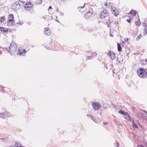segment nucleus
<instances>
[{"instance_id": "obj_1", "label": "nucleus", "mask_w": 147, "mask_h": 147, "mask_svg": "<svg viewBox=\"0 0 147 147\" xmlns=\"http://www.w3.org/2000/svg\"><path fill=\"white\" fill-rule=\"evenodd\" d=\"M17 47L16 44L14 42H12L7 50L11 55H13L16 53Z\"/></svg>"}, {"instance_id": "obj_2", "label": "nucleus", "mask_w": 147, "mask_h": 147, "mask_svg": "<svg viewBox=\"0 0 147 147\" xmlns=\"http://www.w3.org/2000/svg\"><path fill=\"white\" fill-rule=\"evenodd\" d=\"M138 75L142 78H145L147 76V70L142 68H139L137 71Z\"/></svg>"}, {"instance_id": "obj_3", "label": "nucleus", "mask_w": 147, "mask_h": 147, "mask_svg": "<svg viewBox=\"0 0 147 147\" xmlns=\"http://www.w3.org/2000/svg\"><path fill=\"white\" fill-rule=\"evenodd\" d=\"M15 23L14 18L13 14L9 15V19L7 21V25L9 26H12Z\"/></svg>"}, {"instance_id": "obj_4", "label": "nucleus", "mask_w": 147, "mask_h": 147, "mask_svg": "<svg viewBox=\"0 0 147 147\" xmlns=\"http://www.w3.org/2000/svg\"><path fill=\"white\" fill-rule=\"evenodd\" d=\"M109 13L108 11L105 8H103L102 10L99 13V17L102 19H103L107 17Z\"/></svg>"}, {"instance_id": "obj_5", "label": "nucleus", "mask_w": 147, "mask_h": 147, "mask_svg": "<svg viewBox=\"0 0 147 147\" xmlns=\"http://www.w3.org/2000/svg\"><path fill=\"white\" fill-rule=\"evenodd\" d=\"M12 8L14 11L18 10L21 7V5L18 1H16L12 5Z\"/></svg>"}, {"instance_id": "obj_6", "label": "nucleus", "mask_w": 147, "mask_h": 147, "mask_svg": "<svg viewBox=\"0 0 147 147\" xmlns=\"http://www.w3.org/2000/svg\"><path fill=\"white\" fill-rule=\"evenodd\" d=\"M33 5L30 2H28L26 3L24 6V9L26 10L30 11L33 8Z\"/></svg>"}, {"instance_id": "obj_7", "label": "nucleus", "mask_w": 147, "mask_h": 147, "mask_svg": "<svg viewBox=\"0 0 147 147\" xmlns=\"http://www.w3.org/2000/svg\"><path fill=\"white\" fill-rule=\"evenodd\" d=\"M107 55H109V58L111 61H113L115 59V53L113 51H109L107 53Z\"/></svg>"}, {"instance_id": "obj_8", "label": "nucleus", "mask_w": 147, "mask_h": 147, "mask_svg": "<svg viewBox=\"0 0 147 147\" xmlns=\"http://www.w3.org/2000/svg\"><path fill=\"white\" fill-rule=\"evenodd\" d=\"M26 52V51L25 49H23L21 48H19L17 50V55L19 56L24 55Z\"/></svg>"}, {"instance_id": "obj_9", "label": "nucleus", "mask_w": 147, "mask_h": 147, "mask_svg": "<svg viewBox=\"0 0 147 147\" xmlns=\"http://www.w3.org/2000/svg\"><path fill=\"white\" fill-rule=\"evenodd\" d=\"M92 105L93 109L97 111L101 107L100 104L98 102H93L92 103Z\"/></svg>"}, {"instance_id": "obj_10", "label": "nucleus", "mask_w": 147, "mask_h": 147, "mask_svg": "<svg viewBox=\"0 0 147 147\" xmlns=\"http://www.w3.org/2000/svg\"><path fill=\"white\" fill-rule=\"evenodd\" d=\"M93 15V10L90 9L89 11L84 15V17L86 19L90 18Z\"/></svg>"}, {"instance_id": "obj_11", "label": "nucleus", "mask_w": 147, "mask_h": 147, "mask_svg": "<svg viewBox=\"0 0 147 147\" xmlns=\"http://www.w3.org/2000/svg\"><path fill=\"white\" fill-rule=\"evenodd\" d=\"M0 31L3 33L6 34L11 32V30L10 28H6L5 27H0Z\"/></svg>"}, {"instance_id": "obj_12", "label": "nucleus", "mask_w": 147, "mask_h": 147, "mask_svg": "<svg viewBox=\"0 0 147 147\" xmlns=\"http://www.w3.org/2000/svg\"><path fill=\"white\" fill-rule=\"evenodd\" d=\"M112 9L111 10L112 13L115 16H117L119 14V11L115 7L111 6Z\"/></svg>"}, {"instance_id": "obj_13", "label": "nucleus", "mask_w": 147, "mask_h": 147, "mask_svg": "<svg viewBox=\"0 0 147 147\" xmlns=\"http://www.w3.org/2000/svg\"><path fill=\"white\" fill-rule=\"evenodd\" d=\"M5 117H10V114L6 111L0 113V117L5 118Z\"/></svg>"}, {"instance_id": "obj_14", "label": "nucleus", "mask_w": 147, "mask_h": 147, "mask_svg": "<svg viewBox=\"0 0 147 147\" xmlns=\"http://www.w3.org/2000/svg\"><path fill=\"white\" fill-rule=\"evenodd\" d=\"M6 22V19L5 16L0 17V24H3Z\"/></svg>"}, {"instance_id": "obj_15", "label": "nucleus", "mask_w": 147, "mask_h": 147, "mask_svg": "<svg viewBox=\"0 0 147 147\" xmlns=\"http://www.w3.org/2000/svg\"><path fill=\"white\" fill-rule=\"evenodd\" d=\"M44 34L47 35H50L51 33L50 30L49 28L46 27L44 29Z\"/></svg>"}, {"instance_id": "obj_16", "label": "nucleus", "mask_w": 147, "mask_h": 147, "mask_svg": "<svg viewBox=\"0 0 147 147\" xmlns=\"http://www.w3.org/2000/svg\"><path fill=\"white\" fill-rule=\"evenodd\" d=\"M48 49H49L53 50H54L55 48V46L54 43H52L49 44L47 46Z\"/></svg>"}, {"instance_id": "obj_17", "label": "nucleus", "mask_w": 147, "mask_h": 147, "mask_svg": "<svg viewBox=\"0 0 147 147\" xmlns=\"http://www.w3.org/2000/svg\"><path fill=\"white\" fill-rule=\"evenodd\" d=\"M127 16L129 18L128 19H127V21L128 23H130L131 22V20L133 18V16L129 13L127 14Z\"/></svg>"}, {"instance_id": "obj_18", "label": "nucleus", "mask_w": 147, "mask_h": 147, "mask_svg": "<svg viewBox=\"0 0 147 147\" xmlns=\"http://www.w3.org/2000/svg\"><path fill=\"white\" fill-rule=\"evenodd\" d=\"M137 13V12L136 11L133 10H131L129 13L133 16H135L136 15Z\"/></svg>"}, {"instance_id": "obj_19", "label": "nucleus", "mask_w": 147, "mask_h": 147, "mask_svg": "<svg viewBox=\"0 0 147 147\" xmlns=\"http://www.w3.org/2000/svg\"><path fill=\"white\" fill-rule=\"evenodd\" d=\"M135 24L136 26H138L141 24V23L139 18L138 20L136 22Z\"/></svg>"}, {"instance_id": "obj_20", "label": "nucleus", "mask_w": 147, "mask_h": 147, "mask_svg": "<svg viewBox=\"0 0 147 147\" xmlns=\"http://www.w3.org/2000/svg\"><path fill=\"white\" fill-rule=\"evenodd\" d=\"M119 113L120 114H121L125 115H127L128 113H127L121 110H120L119 111Z\"/></svg>"}, {"instance_id": "obj_21", "label": "nucleus", "mask_w": 147, "mask_h": 147, "mask_svg": "<svg viewBox=\"0 0 147 147\" xmlns=\"http://www.w3.org/2000/svg\"><path fill=\"white\" fill-rule=\"evenodd\" d=\"M104 5V7L106 8H108L110 7L111 3H110L106 2Z\"/></svg>"}, {"instance_id": "obj_22", "label": "nucleus", "mask_w": 147, "mask_h": 147, "mask_svg": "<svg viewBox=\"0 0 147 147\" xmlns=\"http://www.w3.org/2000/svg\"><path fill=\"white\" fill-rule=\"evenodd\" d=\"M21 143L18 142H16L15 144V147H21Z\"/></svg>"}, {"instance_id": "obj_23", "label": "nucleus", "mask_w": 147, "mask_h": 147, "mask_svg": "<svg viewBox=\"0 0 147 147\" xmlns=\"http://www.w3.org/2000/svg\"><path fill=\"white\" fill-rule=\"evenodd\" d=\"M117 49L118 51H122V48L121 47V46H120V45L119 44L117 43Z\"/></svg>"}, {"instance_id": "obj_24", "label": "nucleus", "mask_w": 147, "mask_h": 147, "mask_svg": "<svg viewBox=\"0 0 147 147\" xmlns=\"http://www.w3.org/2000/svg\"><path fill=\"white\" fill-rule=\"evenodd\" d=\"M135 121H134V120H133V124H132V126L133 127H134L136 128H138V126H137V125L135 123Z\"/></svg>"}, {"instance_id": "obj_25", "label": "nucleus", "mask_w": 147, "mask_h": 147, "mask_svg": "<svg viewBox=\"0 0 147 147\" xmlns=\"http://www.w3.org/2000/svg\"><path fill=\"white\" fill-rule=\"evenodd\" d=\"M42 1L43 0H36V3L37 5L40 4L42 3Z\"/></svg>"}, {"instance_id": "obj_26", "label": "nucleus", "mask_w": 147, "mask_h": 147, "mask_svg": "<svg viewBox=\"0 0 147 147\" xmlns=\"http://www.w3.org/2000/svg\"><path fill=\"white\" fill-rule=\"evenodd\" d=\"M143 34L144 35H146L147 34V28H144V29Z\"/></svg>"}, {"instance_id": "obj_27", "label": "nucleus", "mask_w": 147, "mask_h": 147, "mask_svg": "<svg viewBox=\"0 0 147 147\" xmlns=\"http://www.w3.org/2000/svg\"><path fill=\"white\" fill-rule=\"evenodd\" d=\"M143 117L144 119L147 121V112H145V113L143 115Z\"/></svg>"}, {"instance_id": "obj_28", "label": "nucleus", "mask_w": 147, "mask_h": 147, "mask_svg": "<svg viewBox=\"0 0 147 147\" xmlns=\"http://www.w3.org/2000/svg\"><path fill=\"white\" fill-rule=\"evenodd\" d=\"M142 35L140 34L137 38L136 40H138L140 39H141L142 37Z\"/></svg>"}, {"instance_id": "obj_29", "label": "nucleus", "mask_w": 147, "mask_h": 147, "mask_svg": "<svg viewBox=\"0 0 147 147\" xmlns=\"http://www.w3.org/2000/svg\"><path fill=\"white\" fill-rule=\"evenodd\" d=\"M142 25L143 27H144V28H147V23L144 22L142 23Z\"/></svg>"}, {"instance_id": "obj_30", "label": "nucleus", "mask_w": 147, "mask_h": 147, "mask_svg": "<svg viewBox=\"0 0 147 147\" xmlns=\"http://www.w3.org/2000/svg\"><path fill=\"white\" fill-rule=\"evenodd\" d=\"M126 116H127L128 119V120L130 121H131V118L130 116V115L128 114V113H127V115Z\"/></svg>"}, {"instance_id": "obj_31", "label": "nucleus", "mask_w": 147, "mask_h": 147, "mask_svg": "<svg viewBox=\"0 0 147 147\" xmlns=\"http://www.w3.org/2000/svg\"><path fill=\"white\" fill-rule=\"evenodd\" d=\"M97 55V53L95 52H94L93 53V54L91 55V57H94L95 56H96Z\"/></svg>"}, {"instance_id": "obj_32", "label": "nucleus", "mask_w": 147, "mask_h": 147, "mask_svg": "<svg viewBox=\"0 0 147 147\" xmlns=\"http://www.w3.org/2000/svg\"><path fill=\"white\" fill-rule=\"evenodd\" d=\"M60 3L64 2L67 1V0H59Z\"/></svg>"}, {"instance_id": "obj_33", "label": "nucleus", "mask_w": 147, "mask_h": 147, "mask_svg": "<svg viewBox=\"0 0 147 147\" xmlns=\"http://www.w3.org/2000/svg\"><path fill=\"white\" fill-rule=\"evenodd\" d=\"M137 147H144V146L142 145H138Z\"/></svg>"}, {"instance_id": "obj_34", "label": "nucleus", "mask_w": 147, "mask_h": 147, "mask_svg": "<svg viewBox=\"0 0 147 147\" xmlns=\"http://www.w3.org/2000/svg\"><path fill=\"white\" fill-rule=\"evenodd\" d=\"M116 145L117 147H119V142H116Z\"/></svg>"}, {"instance_id": "obj_35", "label": "nucleus", "mask_w": 147, "mask_h": 147, "mask_svg": "<svg viewBox=\"0 0 147 147\" xmlns=\"http://www.w3.org/2000/svg\"><path fill=\"white\" fill-rule=\"evenodd\" d=\"M5 136V134H2V135H1V139H6V137L5 138V137H3V138L2 137H1V136Z\"/></svg>"}, {"instance_id": "obj_36", "label": "nucleus", "mask_w": 147, "mask_h": 147, "mask_svg": "<svg viewBox=\"0 0 147 147\" xmlns=\"http://www.w3.org/2000/svg\"><path fill=\"white\" fill-rule=\"evenodd\" d=\"M85 5V4H84V5H83L82 7V6H79L78 8H83L84 7Z\"/></svg>"}, {"instance_id": "obj_37", "label": "nucleus", "mask_w": 147, "mask_h": 147, "mask_svg": "<svg viewBox=\"0 0 147 147\" xmlns=\"http://www.w3.org/2000/svg\"><path fill=\"white\" fill-rule=\"evenodd\" d=\"M103 124L105 125H107L108 124V123L106 122H103Z\"/></svg>"}, {"instance_id": "obj_38", "label": "nucleus", "mask_w": 147, "mask_h": 147, "mask_svg": "<svg viewBox=\"0 0 147 147\" xmlns=\"http://www.w3.org/2000/svg\"><path fill=\"white\" fill-rule=\"evenodd\" d=\"M52 9V7L51 6H50L49 7V9Z\"/></svg>"}, {"instance_id": "obj_39", "label": "nucleus", "mask_w": 147, "mask_h": 147, "mask_svg": "<svg viewBox=\"0 0 147 147\" xmlns=\"http://www.w3.org/2000/svg\"><path fill=\"white\" fill-rule=\"evenodd\" d=\"M146 146L147 147V143H146Z\"/></svg>"}]
</instances>
